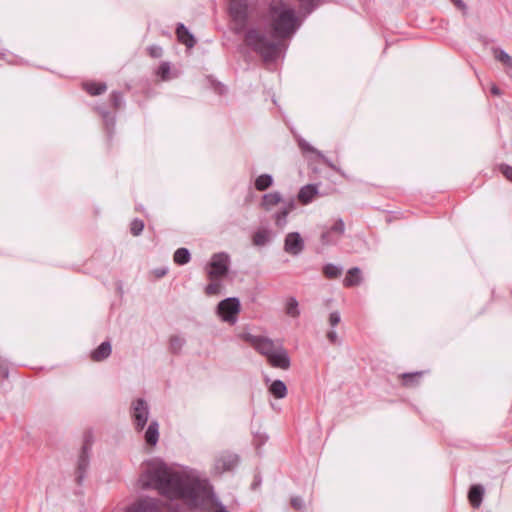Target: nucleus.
Segmentation results:
<instances>
[{
    "label": "nucleus",
    "instance_id": "f257e3e1",
    "mask_svg": "<svg viewBox=\"0 0 512 512\" xmlns=\"http://www.w3.org/2000/svg\"><path fill=\"white\" fill-rule=\"evenodd\" d=\"M143 488H153L173 500H181L189 509L215 506V512H229L216 499L206 478L193 469H174L158 459L143 466L139 479Z\"/></svg>",
    "mask_w": 512,
    "mask_h": 512
},
{
    "label": "nucleus",
    "instance_id": "f03ea898",
    "mask_svg": "<svg viewBox=\"0 0 512 512\" xmlns=\"http://www.w3.org/2000/svg\"><path fill=\"white\" fill-rule=\"evenodd\" d=\"M268 22L277 40L268 39L257 29L248 30L244 39L246 45L258 53L266 63L275 61L280 56V40L290 38L301 24L295 10L282 1L270 5Z\"/></svg>",
    "mask_w": 512,
    "mask_h": 512
},
{
    "label": "nucleus",
    "instance_id": "7ed1b4c3",
    "mask_svg": "<svg viewBox=\"0 0 512 512\" xmlns=\"http://www.w3.org/2000/svg\"><path fill=\"white\" fill-rule=\"evenodd\" d=\"M242 339L248 342L258 353L269 357L278 349L279 342H275L272 339L264 336H256L250 333H244L241 335Z\"/></svg>",
    "mask_w": 512,
    "mask_h": 512
},
{
    "label": "nucleus",
    "instance_id": "20e7f679",
    "mask_svg": "<svg viewBox=\"0 0 512 512\" xmlns=\"http://www.w3.org/2000/svg\"><path fill=\"white\" fill-rule=\"evenodd\" d=\"M241 311L240 300L236 297H229L219 302L217 313L224 322L235 324L237 316Z\"/></svg>",
    "mask_w": 512,
    "mask_h": 512
},
{
    "label": "nucleus",
    "instance_id": "39448f33",
    "mask_svg": "<svg viewBox=\"0 0 512 512\" xmlns=\"http://www.w3.org/2000/svg\"><path fill=\"white\" fill-rule=\"evenodd\" d=\"M230 258L225 252L216 253L212 256L207 269L210 280L220 279L224 277L229 269Z\"/></svg>",
    "mask_w": 512,
    "mask_h": 512
},
{
    "label": "nucleus",
    "instance_id": "423d86ee",
    "mask_svg": "<svg viewBox=\"0 0 512 512\" xmlns=\"http://www.w3.org/2000/svg\"><path fill=\"white\" fill-rule=\"evenodd\" d=\"M230 15L234 22V30L240 33L247 22V5L244 0H230Z\"/></svg>",
    "mask_w": 512,
    "mask_h": 512
},
{
    "label": "nucleus",
    "instance_id": "0eeeda50",
    "mask_svg": "<svg viewBox=\"0 0 512 512\" xmlns=\"http://www.w3.org/2000/svg\"><path fill=\"white\" fill-rule=\"evenodd\" d=\"M131 409L135 429L137 431L143 430L149 417L148 403L144 399L139 398L132 402Z\"/></svg>",
    "mask_w": 512,
    "mask_h": 512
},
{
    "label": "nucleus",
    "instance_id": "6e6552de",
    "mask_svg": "<svg viewBox=\"0 0 512 512\" xmlns=\"http://www.w3.org/2000/svg\"><path fill=\"white\" fill-rule=\"evenodd\" d=\"M305 248L303 238L298 232H290L284 239V251L292 256H298Z\"/></svg>",
    "mask_w": 512,
    "mask_h": 512
},
{
    "label": "nucleus",
    "instance_id": "1a4fd4ad",
    "mask_svg": "<svg viewBox=\"0 0 512 512\" xmlns=\"http://www.w3.org/2000/svg\"><path fill=\"white\" fill-rule=\"evenodd\" d=\"M269 364L274 368H279L282 370L289 369L291 365L290 357L288 355L287 350L283 347L282 344L278 345V349L269 355L267 358Z\"/></svg>",
    "mask_w": 512,
    "mask_h": 512
},
{
    "label": "nucleus",
    "instance_id": "9d476101",
    "mask_svg": "<svg viewBox=\"0 0 512 512\" xmlns=\"http://www.w3.org/2000/svg\"><path fill=\"white\" fill-rule=\"evenodd\" d=\"M238 463V456L232 453H223L215 459L214 471L217 474H222L226 471L232 470Z\"/></svg>",
    "mask_w": 512,
    "mask_h": 512
},
{
    "label": "nucleus",
    "instance_id": "9b49d317",
    "mask_svg": "<svg viewBox=\"0 0 512 512\" xmlns=\"http://www.w3.org/2000/svg\"><path fill=\"white\" fill-rule=\"evenodd\" d=\"M345 232V224L341 218L337 219L336 222L329 228L325 229L320 236L321 243L323 245L335 244L336 240L333 238V234L338 236L343 235Z\"/></svg>",
    "mask_w": 512,
    "mask_h": 512
},
{
    "label": "nucleus",
    "instance_id": "f8f14e48",
    "mask_svg": "<svg viewBox=\"0 0 512 512\" xmlns=\"http://www.w3.org/2000/svg\"><path fill=\"white\" fill-rule=\"evenodd\" d=\"M295 209V201L290 199L287 202H283L280 210L275 213L274 219L276 226L283 228L287 223V216L291 211Z\"/></svg>",
    "mask_w": 512,
    "mask_h": 512
},
{
    "label": "nucleus",
    "instance_id": "ddd939ff",
    "mask_svg": "<svg viewBox=\"0 0 512 512\" xmlns=\"http://www.w3.org/2000/svg\"><path fill=\"white\" fill-rule=\"evenodd\" d=\"M89 466V447L84 445L77 463L76 480L80 484L85 477L86 470Z\"/></svg>",
    "mask_w": 512,
    "mask_h": 512
},
{
    "label": "nucleus",
    "instance_id": "4468645a",
    "mask_svg": "<svg viewBox=\"0 0 512 512\" xmlns=\"http://www.w3.org/2000/svg\"><path fill=\"white\" fill-rule=\"evenodd\" d=\"M127 512H160V509L155 500L143 499L129 507Z\"/></svg>",
    "mask_w": 512,
    "mask_h": 512
},
{
    "label": "nucleus",
    "instance_id": "2eb2a0df",
    "mask_svg": "<svg viewBox=\"0 0 512 512\" xmlns=\"http://www.w3.org/2000/svg\"><path fill=\"white\" fill-rule=\"evenodd\" d=\"M112 352V347L109 341L102 342L98 348L91 352V359L95 362H100L107 359Z\"/></svg>",
    "mask_w": 512,
    "mask_h": 512
},
{
    "label": "nucleus",
    "instance_id": "dca6fc26",
    "mask_svg": "<svg viewBox=\"0 0 512 512\" xmlns=\"http://www.w3.org/2000/svg\"><path fill=\"white\" fill-rule=\"evenodd\" d=\"M145 441L150 446H155L159 440V423L153 420L148 425L144 435Z\"/></svg>",
    "mask_w": 512,
    "mask_h": 512
},
{
    "label": "nucleus",
    "instance_id": "f3484780",
    "mask_svg": "<svg viewBox=\"0 0 512 512\" xmlns=\"http://www.w3.org/2000/svg\"><path fill=\"white\" fill-rule=\"evenodd\" d=\"M176 34L178 40L184 45H186L188 48H192L195 45L196 41L194 39V36L188 31L184 24H178Z\"/></svg>",
    "mask_w": 512,
    "mask_h": 512
},
{
    "label": "nucleus",
    "instance_id": "a211bd4d",
    "mask_svg": "<svg viewBox=\"0 0 512 512\" xmlns=\"http://www.w3.org/2000/svg\"><path fill=\"white\" fill-rule=\"evenodd\" d=\"M483 495L484 488L481 485H472L468 493V499L471 505L478 508L482 503Z\"/></svg>",
    "mask_w": 512,
    "mask_h": 512
},
{
    "label": "nucleus",
    "instance_id": "6ab92c4d",
    "mask_svg": "<svg viewBox=\"0 0 512 512\" xmlns=\"http://www.w3.org/2000/svg\"><path fill=\"white\" fill-rule=\"evenodd\" d=\"M280 203H283V201L279 192L267 193L262 198V206L267 211Z\"/></svg>",
    "mask_w": 512,
    "mask_h": 512
},
{
    "label": "nucleus",
    "instance_id": "aec40b11",
    "mask_svg": "<svg viewBox=\"0 0 512 512\" xmlns=\"http://www.w3.org/2000/svg\"><path fill=\"white\" fill-rule=\"evenodd\" d=\"M360 269L358 267H353L348 270L347 275L343 281L344 286L352 287L360 284L362 278L360 275Z\"/></svg>",
    "mask_w": 512,
    "mask_h": 512
},
{
    "label": "nucleus",
    "instance_id": "412c9836",
    "mask_svg": "<svg viewBox=\"0 0 512 512\" xmlns=\"http://www.w3.org/2000/svg\"><path fill=\"white\" fill-rule=\"evenodd\" d=\"M269 392L278 399H282L287 395V387L282 380H274L269 386Z\"/></svg>",
    "mask_w": 512,
    "mask_h": 512
},
{
    "label": "nucleus",
    "instance_id": "4be33fe9",
    "mask_svg": "<svg viewBox=\"0 0 512 512\" xmlns=\"http://www.w3.org/2000/svg\"><path fill=\"white\" fill-rule=\"evenodd\" d=\"M317 194V189L313 185H306L302 187L298 193V199L303 204L309 203L313 197Z\"/></svg>",
    "mask_w": 512,
    "mask_h": 512
},
{
    "label": "nucleus",
    "instance_id": "5701e85b",
    "mask_svg": "<svg viewBox=\"0 0 512 512\" xmlns=\"http://www.w3.org/2000/svg\"><path fill=\"white\" fill-rule=\"evenodd\" d=\"M285 312L288 316L296 318L300 315L299 304L295 297L286 300Z\"/></svg>",
    "mask_w": 512,
    "mask_h": 512
},
{
    "label": "nucleus",
    "instance_id": "b1692460",
    "mask_svg": "<svg viewBox=\"0 0 512 512\" xmlns=\"http://www.w3.org/2000/svg\"><path fill=\"white\" fill-rule=\"evenodd\" d=\"M273 183V178L269 174H262L255 180V188L259 191H264L269 188Z\"/></svg>",
    "mask_w": 512,
    "mask_h": 512
},
{
    "label": "nucleus",
    "instance_id": "393cba45",
    "mask_svg": "<svg viewBox=\"0 0 512 512\" xmlns=\"http://www.w3.org/2000/svg\"><path fill=\"white\" fill-rule=\"evenodd\" d=\"M493 54H494L495 59L500 61L506 67L512 68V57L509 56L504 50L499 49V48H494Z\"/></svg>",
    "mask_w": 512,
    "mask_h": 512
},
{
    "label": "nucleus",
    "instance_id": "a878e982",
    "mask_svg": "<svg viewBox=\"0 0 512 512\" xmlns=\"http://www.w3.org/2000/svg\"><path fill=\"white\" fill-rule=\"evenodd\" d=\"M85 90L92 96L100 95L107 89L104 83H86L84 85Z\"/></svg>",
    "mask_w": 512,
    "mask_h": 512
},
{
    "label": "nucleus",
    "instance_id": "bb28decb",
    "mask_svg": "<svg viewBox=\"0 0 512 512\" xmlns=\"http://www.w3.org/2000/svg\"><path fill=\"white\" fill-rule=\"evenodd\" d=\"M270 237V233L266 229L258 230L253 235V244L256 246H264L268 243Z\"/></svg>",
    "mask_w": 512,
    "mask_h": 512
},
{
    "label": "nucleus",
    "instance_id": "cd10ccee",
    "mask_svg": "<svg viewBox=\"0 0 512 512\" xmlns=\"http://www.w3.org/2000/svg\"><path fill=\"white\" fill-rule=\"evenodd\" d=\"M174 261L179 265L187 264L190 261V252L186 248H179L174 253Z\"/></svg>",
    "mask_w": 512,
    "mask_h": 512
},
{
    "label": "nucleus",
    "instance_id": "c85d7f7f",
    "mask_svg": "<svg viewBox=\"0 0 512 512\" xmlns=\"http://www.w3.org/2000/svg\"><path fill=\"white\" fill-rule=\"evenodd\" d=\"M323 273L329 279L338 278L342 273V268L329 263L324 266Z\"/></svg>",
    "mask_w": 512,
    "mask_h": 512
},
{
    "label": "nucleus",
    "instance_id": "c756f323",
    "mask_svg": "<svg viewBox=\"0 0 512 512\" xmlns=\"http://www.w3.org/2000/svg\"><path fill=\"white\" fill-rule=\"evenodd\" d=\"M421 375H422V372L405 373L402 375L403 384L407 387H412L416 384L417 379L420 378Z\"/></svg>",
    "mask_w": 512,
    "mask_h": 512
},
{
    "label": "nucleus",
    "instance_id": "7c9ffc66",
    "mask_svg": "<svg viewBox=\"0 0 512 512\" xmlns=\"http://www.w3.org/2000/svg\"><path fill=\"white\" fill-rule=\"evenodd\" d=\"M184 344L185 340L180 336H172L170 339V349L173 353H178Z\"/></svg>",
    "mask_w": 512,
    "mask_h": 512
},
{
    "label": "nucleus",
    "instance_id": "2f4dec72",
    "mask_svg": "<svg viewBox=\"0 0 512 512\" xmlns=\"http://www.w3.org/2000/svg\"><path fill=\"white\" fill-rule=\"evenodd\" d=\"M219 279L211 280V283H209L206 288L205 292L207 295H216L220 292L221 289V283L218 281Z\"/></svg>",
    "mask_w": 512,
    "mask_h": 512
},
{
    "label": "nucleus",
    "instance_id": "473e14b6",
    "mask_svg": "<svg viewBox=\"0 0 512 512\" xmlns=\"http://www.w3.org/2000/svg\"><path fill=\"white\" fill-rule=\"evenodd\" d=\"M144 229V223L140 219H134L131 223V233L135 236L140 235Z\"/></svg>",
    "mask_w": 512,
    "mask_h": 512
},
{
    "label": "nucleus",
    "instance_id": "72a5a7b5",
    "mask_svg": "<svg viewBox=\"0 0 512 512\" xmlns=\"http://www.w3.org/2000/svg\"><path fill=\"white\" fill-rule=\"evenodd\" d=\"M340 320H341V317H340V313L338 311H334V312L330 313L329 324L332 327H335L336 325H338L340 323Z\"/></svg>",
    "mask_w": 512,
    "mask_h": 512
},
{
    "label": "nucleus",
    "instance_id": "f704fd0d",
    "mask_svg": "<svg viewBox=\"0 0 512 512\" xmlns=\"http://www.w3.org/2000/svg\"><path fill=\"white\" fill-rule=\"evenodd\" d=\"M299 145L300 147L305 150V151H309V152H312V153H315L317 154L319 157H323V155L321 154V152H319L318 150H316L315 148H313L310 144H308L307 142L305 141H300L299 142Z\"/></svg>",
    "mask_w": 512,
    "mask_h": 512
},
{
    "label": "nucleus",
    "instance_id": "c9c22d12",
    "mask_svg": "<svg viewBox=\"0 0 512 512\" xmlns=\"http://www.w3.org/2000/svg\"><path fill=\"white\" fill-rule=\"evenodd\" d=\"M500 171L508 180L512 181V166L502 164L500 166Z\"/></svg>",
    "mask_w": 512,
    "mask_h": 512
},
{
    "label": "nucleus",
    "instance_id": "e433bc0d",
    "mask_svg": "<svg viewBox=\"0 0 512 512\" xmlns=\"http://www.w3.org/2000/svg\"><path fill=\"white\" fill-rule=\"evenodd\" d=\"M291 505L297 510H301L304 507L303 499L299 496H295L291 499Z\"/></svg>",
    "mask_w": 512,
    "mask_h": 512
},
{
    "label": "nucleus",
    "instance_id": "4c0bfd02",
    "mask_svg": "<svg viewBox=\"0 0 512 512\" xmlns=\"http://www.w3.org/2000/svg\"><path fill=\"white\" fill-rule=\"evenodd\" d=\"M111 99L115 108H119L122 104V95L119 92H113Z\"/></svg>",
    "mask_w": 512,
    "mask_h": 512
},
{
    "label": "nucleus",
    "instance_id": "58836bf2",
    "mask_svg": "<svg viewBox=\"0 0 512 512\" xmlns=\"http://www.w3.org/2000/svg\"><path fill=\"white\" fill-rule=\"evenodd\" d=\"M170 72V65L167 62H164L159 67V74L163 79H166L167 75Z\"/></svg>",
    "mask_w": 512,
    "mask_h": 512
},
{
    "label": "nucleus",
    "instance_id": "ea45409f",
    "mask_svg": "<svg viewBox=\"0 0 512 512\" xmlns=\"http://www.w3.org/2000/svg\"><path fill=\"white\" fill-rule=\"evenodd\" d=\"M149 54L154 58H159L162 56V48L159 46H151L149 47Z\"/></svg>",
    "mask_w": 512,
    "mask_h": 512
},
{
    "label": "nucleus",
    "instance_id": "a19ab883",
    "mask_svg": "<svg viewBox=\"0 0 512 512\" xmlns=\"http://www.w3.org/2000/svg\"><path fill=\"white\" fill-rule=\"evenodd\" d=\"M327 338L331 343H337L338 342V335L335 330H331L327 333Z\"/></svg>",
    "mask_w": 512,
    "mask_h": 512
},
{
    "label": "nucleus",
    "instance_id": "79ce46f5",
    "mask_svg": "<svg viewBox=\"0 0 512 512\" xmlns=\"http://www.w3.org/2000/svg\"><path fill=\"white\" fill-rule=\"evenodd\" d=\"M298 1L301 3V5L304 8L308 9V12H310L313 9V1L314 0H298Z\"/></svg>",
    "mask_w": 512,
    "mask_h": 512
},
{
    "label": "nucleus",
    "instance_id": "37998d69",
    "mask_svg": "<svg viewBox=\"0 0 512 512\" xmlns=\"http://www.w3.org/2000/svg\"><path fill=\"white\" fill-rule=\"evenodd\" d=\"M0 376H2V377L8 376V369L2 365H0Z\"/></svg>",
    "mask_w": 512,
    "mask_h": 512
},
{
    "label": "nucleus",
    "instance_id": "c03bdc74",
    "mask_svg": "<svg viewBox=\"0 0 512 512\" xmlns=\"http://www.w3.org/2000/svg\"><path fill=\"white\" fill-rule=\"evenodd\" d=\"M457 7L464 8L465 4L462 0H451Z\"/></svg>",
    "mask_w": 512,
    "mask_h": 512
},
{
    "label": "nucleus",
    "instance_id": "a18cd8bd",
    "mask_svg": "<svg viewBox=\"0 0 512 512\" xmlns=\"http://www.w3.org/2000/svg\"><path fill=\"white\" fill-rule=\"evenodd\" d=\"M491 92L494 95H500V89L497 86H492Z\"/></svg>",
    "mask_w": 512,
    "mask_h": 512
},
{
    "label": "nucleus",
    "instance_id": "49530a36",
    "mask_svg": "<svg viewBox=\"0 0 512 512\" xmlns=\"http://www.w3.org/2000/svg\"><path fill=\"white\" fill-rule=\"evenodd\" d=\"M166 272H167L166 269L156 270V275H157V277H162L166 274Z\"/></svg>",
    "mask_w": 512,
    "mask_h": 512
}]
</instances>
